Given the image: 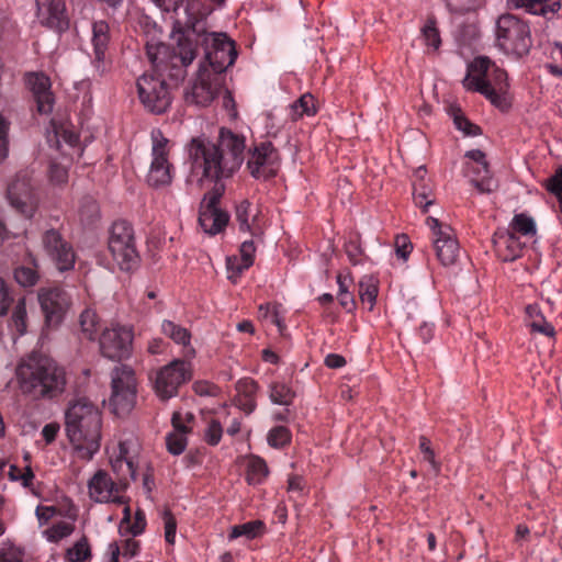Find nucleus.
Here are the masks:
<instances>
[{
	"mask_svg": "<svg viewBox=\"0 0 562 562\" xmlns=\"http://www.w3.org/2000/svg\"><path fill=\"white\" fill-rule=\"evenodd\" d=\"M426 169L420 167L416 170V180L413 183V200L416 206L427 212L434 203L431 186L424 180Z\"/></svg>",
	"mask_w": 562,
	"mask_h": 562,
	"instance_id": "72a5a7b5",
	"label": "nucleus"
},
{
	"mask_svg": "<svg viewBox=\"0 0 562 562\" xmlns=\"http://www.w3.org/2000/svg\"><path fill=\"white\" fill-rule=\"evenodd\" d=\"M187 432L182 431H171L166 436V446L167 450L173 454H181L188 445Z\"/></svg>",
	"mask_w": 562,
	"mask_h": 562,
	"instance_id": "de8ad7c7",
	"label": "nucleus"
},
{
	"mask_svg": "<svg viewBox=\"0 0 562 562\" xmlns=\"http://www.w3.org/2000/svg\"><path fill=\"white\" fill-rule=\"evenodd\" d=\"M9 326L12 330H14L18 334V336H22L26 333L27 310L25 297L19 299L15 305L13 306Z\"/></svg>",
	"mask_w": 562,
	"mask_h": 562,
	"instance_id": "e433bc0d",
	"label": "nucleus"
},
{
	"mask_svg": "<svg viewBox=\"0 0 562 562\" xmlns=\"http://www.w3.org/2000/svg\"><path fill=\"white\" fill-rule=\"evenodd\" d=\"M454 125L458 130L462 131L467 136H476L481 133V130L477 125L471 123L468 119H465L461 113L454 115L453 119Z\"/></svg>",
	"mask_w": 562,
	"mask_h": 562,
	"instance_id": "bf43d9fd",
	"label": "nucleus"
},
{
	"mask_svg": "<svg viewBox=\"0 0 562 562\" xmlns=\"http://www.w3.org/2000/svg\"><path fill=\"white\" fill-rule=\"evenodd\" d=\"M169 12L173 13L175 24L187 35L178 38L177 45L180 41H190L196 49L191 35L195 36V42L206 33L205 19L209 11L201 0H172L171 9Z\"/></svg>",
	"mask_w": 562,
	"mask_h": 562,
	"instance_id": "6e6552de",
	"label": "nucleus"
},
{
	"mask_svg": "<svg viewBox=\"0 0 562 562\" xmlns=\"http://www.w3.org/2000/svg\"><path fill=\"white\" fill-rule=\"evenodd\" d=\"M260 210L257 205L251 204L248 200H241L235 207V220L238 229L249 233L254 237L262 235V227L259 223Z\"/></svg>",
	"mask_w": 562,
	"mask_h": 562,
	"instance_id": "bb28decb",
	"label": "nucleus"
},
{
	"mask_svg": "<svg viewBox=\"0 0 562 562\" xmlns=\"http://www.w3.org/2000/svg\"><path fill=\"white\" fill-rule=\"evenodd\" d=\"M446 3L451 12L463 14L479 9L482 0H446Z\"/></svg>",
	"mask_w": 562,
	"mask_h": 562,
	"instance_id": "603ef678",
	"label": "nucleus"
},
{
	"mask_svg": "<svg viewBox=\"0 0 562 562\" xmlns=\"http://www.w3.org/2000/svg\"><path fill=\"white\" fill-rule=\"evenodd\" d=\"M462 86L467 91L481 93L501 110H506L510 105L507 74L486 56L475 57L468 65Z\"/></svg>",
	"mask_w": 562,
	"mask_h": 562,
	"instance_id": "20e7f679",
	"label": "nucleus"
},
{
	"mask_svg": "<svg viewBox=\"0 0 562 562\" xmlns=\"http://www.w3.org/2000/svg\"><path fill=\"white\" fill-rule=\"evenodd\" d=\"M47 327L58 326L70 306V297L59 286L44 288L37 294Z\"/></svg>",
	"mask_w": 562,
	"mask_h": 562,
	"instance_id": "a211bd4d",
	"label": "nucleus"
},
{
	"mask_svg": "<svg viewBox=\"0 0 562 562\" xmlns=\"http://www.w3.org/2000/svg\"><path fill=\"white\" fill-rule=\"evenodd\" d=\"M35 16L42 26L57 33L69 27L65 0H35Z\"/></svg>",
	"mask_w": 562,
	"mask_h": 562,
	"instance_id": "412c9836",
	"label": "nucleus"
},
{
	"mask_svg": "<svg viewBox=\"0 0 562 562\" xmlns=\"http://www.w3.org/2000/svg\"><path fill=\"white\" fill-rule=\"evenodd\" d=\"M101 427V412L92 402L80 398L67 408L66 435L78 458L89 461L99 451Z\"/></svg>",
	"mask_w": 562,
	"mask_h": 562,
	"instance_id": "7ed1b4c3",
	"label": "nucleus"
},
{
	"mask_svg": "<svg viewBox=\"0 0 562 562\" xmlns=\"http://www.w3.org/2000/svg\"><path fill=\"white\" fill-rule=\"evenodd\" d=\"M109 25L104 21H97L92 25V44L97 60H103L109 44Z\"/></svg>",
	"mask_w": 562,
	"mask_h": 562,
	"instance_id": "c9c22d12",
	"label": "nucleus"
},
{
	"mask_svg": "<svg viewBox=\"0 0 562 562\" xmlns=\"http://www.w3.org/2000/svg\"><path fill=\"white\" fill-rule=\"evenodd\" d=\"M256 246L252 239L244 240L239 248L238 258L244 262V267H251L255 261Z\"/></svg>",
	"mask_w": 562,
	"mask_h": 562,
	"instance_id": "13d9d810",
	"label": "nucleus"
},
{
	"mask_svg": "<svg viewBox=\"0 0 562 562\" xmlns=\"http://www.w3.org/2000/svg\"><path fill=\"white\" fill-rule=\"evenodd\" d=\"M268 443L273 448H282L290 442V430L284 426L272 428L268 432Z\"/></svg>",
	"mask_w": 562,
	"mask_h": 562,
	"instance_id": "3c124183",
	"label": "nucleus"
},
{
	"mask_svg": "<svg viewBox=\"0 0 562 562\" xmlns=\"http://www.w3.org/2000/svg\"><path fill=\"white\" fill-rule=\"evenodd\" d=\"M546 189L559 200L562 213V167L558 168L554 175L546 181Z\"/></svg>",
	"mask_w": 562,
	"mask_h": 562,
	"instance_id": "864d4df0",
	"label": "nucleus"
},
{
	"mask_svg": "<svg viewBox=\"0 0 562 562\" xmlns=\"http://www.w3.org/2000/svg\"><path fill=\"white\" fill-rule=\"evenodd\" d=\"M359 294L361 301L369 303L370 307H372L378 296V288L372 282L361 281Z\"/></svg>",
	"mask_w": 562,
	"mask_h": 562,
	"instance_id": "680f3d73",
	"label": "nucleus"
},
{
	"mask_svg": "<svg viewBox=\"0 0 562 562\" xmlns=\"http://www.w3.org/2000/svg\"><path fill=\"white\" fill-rule=\"evenodd\" d=\"M526 326L531 333L540 334L549 338L557 335L554 326L549 323L538 304L526 306Z\"/></svg>",
	"mask_w": 562,
	"mask_h": 562,
	"instance_id": "c756f323",
	"label": "nucleus"
},
{
	"mask_svg": "<svg viewBox=\"0 0 562 562\" xmlns=\"http://www.w3.org/2000/svg\"><path fill=\"white\" fill-rule=\"evenodd\" d=\"M465 157L471 159L468 165H479L482 168L483 177H472V184L481 193H490L496 189V182L490 175L488 164L485 154L480 149L467 151Z\"/></svg>",
	"mask_w": 562,
	"mask_h": 562,
	"instance_id": "cd10ccee",
	"label": "nucleus"
},
{
	"mask_svg": "<svg viewBox=\"0 0 562 562\" xmlns=\"http://www.w3.org/2000/svg\"><path fill=\"white\" fill-rule=\"evenodd\" d=\"M15 281L23 288L33 286L37 283L40 274L34 259L30 266H20L14 270Z\"/></svg>",
	"mask_w": 562,
	"mask_h": 562,
	"instance_id": "79ce46f5",
	"label": "nucleus"
},
{
	"mask_svg": "<svg viewBox=\"0 0 562 562\" xmlns=\"http://www.w3.org/2000/svg\"><path fill=\"white\" fill-rule=\"evenodd\" d=\"M227 268V278L236 283L243 272L250 267H244V262L238 258V256L228 257L226 260Z\"/></svg>",
	"mask_w": 562,
	"mask_h": 562,
	"instance_id": "5fc2aeb1",
	"label": "nucleus"
},
{
	"mask_svg": "<svg viewBox=\"0 0 562 562\" xmlns=\"http://www.w3.org/2000/svg\"><path fill=\"white\" fill-rule=\"evenodd\" d=\"M187 150L191 172L199 180L220 181L231 178L218 147L204 135L193 137Z\"/></svg>",
	"mask_w": 562,
	"mask_h": 562,
	"instance_id": "39448f33",
	"label": "nucleus"
},
{
	"mask_svg": "<svg viewBox=\"0 0 562 562\" xmlns=\"http://www.w3.org/2000/svg\"><path fill=\"white\" fill-rule=\"evenodd\" d=\"M147 526L146 516L143 509L137 508L134 516L128 505L123 508V517L119 525L121 536L137 537L142 535Z\"/></svg>",
	"mask_w": 562,
	"mask_h": 562,
	"instance_id": "7c9ffc66",
	"label": "nucleus"
},
{
	"mask_svg": "<svg viewBox=\"0 0 562 562\" xmlns=\"http://www.w3.org/2000/svg\"><path fill=\"white\" fill-rule=\"evenodd\" d=\"M413 249L412 243L407 235H398L395 239V252L397 257L407 260Z\"/></svg>",
	"mask_w": 562,
	"mask_h": 562,
	"instance_id": "69168bd1",
	"label": "nucleus"
},
{
	"mask_svg": "<svg viewBox=\"0 0 562 562\" xmlns=\"http://www.w3.org/2000/svg\"><path fill=\"white\" fill-rule=\"evenodd\" d=\"M496 46L506 55L521 57L531 46L529 26L513 14H503L496 22Z\"/></svg>",
	"mask_w": 562,
	"mask_h": 562,
	"instance_id": "0eeeda50",
	"label": "nucleus"
},
{
	"mask_svg": "<svg viewBox=\"0 0 562 562\" xmlns=\"http://www.w3.org/2000/svg\"><path fill=\"white\" fill-rule=\"evenodd\" d=\"M199 41L205 46V57L213 74L221 76L235 63L237 58L235 43L226 34L206 32Z\"/></svg>",
	"mask_w": 562,
	"mask_h": 562,
	"instance_id": "f8f14e48",
	"label": "nucleus"
},
{
	"mask_svg": "<svg viewBox=\"0 0 562 562\" xmlns=\"http://www.w3.org/2000/svg\"><path fill=\"white\" fill-rule=\"evenodd\" d=\"M317 112L315 99L312 94L305 93L290 105V117L292 121L306 116H313Z\"/></svg>",
	"mask_w": 562,
	"mask_h": 562,
	"instance_id": "4c0bfd02",
	"label": "nucleus"
},
{
	"mask_svg": "<svg viewBox=\"0 0 562 562\" xmlns=\"http://www.w3.org/2000/svg\"><path fill=\"white\" fill-rule=\"evenodd\" d=\"M13 302L11 291L5 281L0 278V316H4Z\"/></svg>",
	"mask_w": 562,
	"mask_h": 562,
	"instance_id": "0e129e2a",
	"label": "nucleus"
},
{
	"mask_svg": "<svg viewBox=\"0 0 562 562\" xmlns=\"http://www.w3.org/2000/svg\"><path fill=\"white\" fill-rule=\"evenodd\" d=\"M223 89V78L209 70H200L198 79L190 91L186 93V100L196 105H209Z\"/></svg>",
	"mask_w": 562,
	"mask_h": 562,
	"instance_id": "4be33fe9",
	"label": "nucleus"
},
{
	"mask_svg": "<svg viewBox=\"0 0 562 562\" xmlns=\"http://www.w3.org/2000/svg\"><path fill=\"white\" fill-rule=\"evenodd\" d=\"M79 216L82 222L93 220L99 212L98 204L92 198H85L79 206Z\"/></svg>",
	"mask_w": 562,
	"mask_h": 562,
	"instance_id": "6e6d98bb",
	"label": "nucleus"
},
{
	"mask_svg": "<svg viewBox=\"0 0 562 562\" xmlns=\"http://www.w3.org/2000/svg\"><path fill=\"white\" fill-rule=\"evenodd\" d=\"M422 35L426 46L431 47L434 50H437L440 47L441 38L434 20L429 19L427 21L425 26L422 29Z\"/></svg>",
	"mask_w": 562,
	"mask_h": 562,
	"instance_id": "09e8293b",
	"label": "nucleus"
},
{
	"mask_svg": "<svg viewBox=\"0 0 562 562\" xmlns=\"http://www.w3.org/2000/svg\"><path fill=\"white\" fill-rule=\"evenodd\" d=\"M507 231H509L510 234L520 237V239H526L527 241L536 237L537 225L531 216L526 213H519L514 215Z\"/></svg>",
	"mask_w": 562,
	"mask_h": 562,
	"instance_id": "f704fd0d",
	"label": "nucleus"
},
{
	"mask_svg": "<svg viewBox=\"0 0 562 562\" xmlns=\"http://www.w3.org/2000/svg\"><path fill=\"white\" fill-rule=\"evenodd\" d=\"M419 449L424 454V460L427 461L434 469H438L435 452L430 447V440L426 436L419 437Z\"/></svg>",
	"mask_w": 562,
	"mask_h": 562,
	"instance_id": "774afa93",
	"label": "nucleus"
},
{
	"mask_svg": "<svg viewBox=\"0 0 562 562\" xmlns=\"http://www.w3.org/2000/svg\"><path fill=\"white\" fill-rule=\"evenodd\" d=\"M91 557V550L86 537L79 539L72 547L68 548L65 553L67 562H83Z\"/></svg>",
	"mask_w": 562,
	"mask_h": 562,
	"instance_id": "a18cd8bd",
	"label": "nucleus"
},
{
	"mask_svg": "<svg viewBox=\"0 0 562 562\" xmlns=\"http://www.w3.org/2000/svg\"><path fill=\"white\" fill-rule=\"evenodd\" d=\"M223 435V427L221 423L216 419H211L205 429V441L211 446H216L220 443Z\"/></svg>",
	"mask_w": 562,
	"mask_h": 562,
	"instance_id": "4d7b16f0",
	"label": "nucleus"
},
{
	"mask_svg": "<svg viewBox=\"0 0 562 562\" xmlns=\"http://www.w3.org/2000/svg\"><path fill=\"white\" fill-rule=\"evenodd\" d=\"M218 151L223 157L231 177L239 170L245 159L246 137L243 134L233 132L229 128L222 127L218 132L217 142Z\"/></svg>",
	"mask_w": 562,
	"mask_h": 562,
	"instance_id": "f3484780",
	"label": "nucleus"
},
{
	"mask_svg": "<svg viewBox=\"0 0 562 562\" xmlns=\"http://www.w3.org/2000/svg\"><path fill=\"white\" fill-rule=\"evenodd\" d=\"M516 8L529 14L549 16L554 15L561 8V0H508Z\"/></svg>",
	"mask_w": 562,
	"mask_h": 562,
	"instance_id": "2f4dec72",
	"label": "nucleus"
},
{
	"mask_svg": "<svg viewBox=\"0 0 562 562\" xmlns=\"http://www.w3.org/2000/svg\"><path fill=\"white\" fill-rule=\"evenodd\" d=\"M79 324L83 338L88 340H94L97 338L100 328V322L97 313L93 310H85L79 316Z\"/></svg>",
	"mask_w": 562,
	"mask_h": 562,
	"instance_id": "ea45409f",
	"label": "nucleus"
},
{
	"mask_svg": "<svg viewBox=\"0 0 562 562\" xmlns=\"http://www.w3.org/2000/svg\"><path fill=\"white\" fill-rule=\"evenodd\" d=\"M150 165L146 175L149 187L158 189L172 183L176 168L170 160L172 144L159 128L150 132Z\"/></svg>",
	"mask_w": 562,
	"mask_h": 562,
	"instance_id": "423d86ee",
	"label": "nucleus"
},
{
	"mask_svg": "<svg viewBox=\"0 0 562 562\" xmlns=\"http://www.w3.org/2000/svg\"><path fill=\"white\" fill-rule=\"evenodd\" d=\"M294 392L283 382H273L270 385V400L278 405L288 406L293 402Z\"/></svg>",
	"mask_w": 562,
	"mask_h": 562,
	"instance_id": "37998d69",
	"label": "nucleus"
},
{
	"mask_svg": "<svg viewBox=\"0 0 562 562\" xmlns=\"http://www.w3.org/2000/svg\"><path fill=\"white\" fill-rule=\"evenodd\" d=\"M145 48L153 71L137 79L138 99L147 111L162 114L172 102V92L164 75L176 80L184 78L187 67L195 58V48L190 41H180L178 46L170 47L155 40L147 41Z\"/></svg>",
	"mask_w": 562,
	"mask_h": 562,
	"instance_id": "f257e3e1",
	"label": "nucleus"
},
{
	"mask_svg": "<svg viewBox=\"0 0 562 562\" xmlns=\"http://www.w3.org/2000/svg\"><path fill=\"white\" fill-rule=\"evenodd\" d=\"M75 531V525L66 520H59L42 531V537L50 542L58 543L68 538Z\"/></svg>",
	"mask_w": 562,
	"mask_h": 562,
	"instance_id": "58836bf2",
	"label": "nucleus"
},
{
	"mask_svg": "<svg viewBox=\"0 0 562 562\" xmlns=\"http://www.w3.org/2000/svg\"><path fill=\"white\" fill-rule=\"evenodd\" d=\"M48 179L53 186H61L68 181V166L52 160L48 168Z\"/></svg>",
	"mask_w": 562,
	"mask_h": 562,
	"instance_id": "8fccbe9b",
	"label": "nucleus"
},
{
	"mask_svg": "<svg viewBox=\"0 0 562 562\" xmlns=\"http://www.w3.org/2000/svg\"><path fill=\"white\" fill-rule=\"evenodd\" d=\"M279 305L266 303L261 304L258 308V318L260 321L270 323L278 327L279 333H282L284 324L280 315Z\"/></svg>",
	"mask_w": 562,
	"mask_h": 562,
	"instance_id": "c03bdc74",
	"label": "nucleus"
},
{
	"mask_svg": "<svg viewBox=\"0 0 562 562\" xmlns=\"http://www.w3.org/2000/svg\"><path fill=\"white\" fill-rule=\"evenodd\" d=\"M165 524V539L169 544H173L176 540L177 521L170 510H165L162 515Z\"/></svg>",
	"mask_w": 562,
	"mask_h": 562,
	"instance_id": "052dcab7",
	"label": "nucleus"
},
{
	"mask_svg": "<svg viewBox=\"0 0 562 562\" xmlns=\"http://www.w3.org/2000/svg\"><path fill=\"white\" fill-rule=\"evenodd\" d=\"M138 443L134 438L119 442L117 454L111 458V465L121 482L136 479V463Z\"/></svg>",
	"mask_w": 562,
	"mask_h": 562,
	"instance_id": "5701e85b",
	"label": "nucleus"
},
{
	"mask_svg": "<svg viewBox=\"0 0 562 562\" xmlns=\"http://www.w3.org/2000/svg\"><path fill=\"white\" fill-rule=\"evenodd\" d=\"M258 391L257 382L251 378L240 379L236 383V405L247 414L255 411L257 406L256 394Z\"/></svg>",
	"mask_w": 562,
	"mask_h": 562,
	"instance_id": "c85d7f7f",
	"label": "nucleus"
},
{
	"mask_svg": "<svg viewBox=\"0 0 562 562\" xmlns=\"http://www.w3.org/2000/svg\"><path fill=\"white\" fill-rule=\"evenodd\" d=\"M25 82L33 93L37 111L41 114L50 113L54 106V95L50 90L49 77L44 72H29L25 75Z\"/></svg>",
	"mask_w": 562,
	"mask_h": 562,
	"instance_id": "b1692460",
	"label": "nucleus"
},
{
	"mask_svg": "<svg viewBox=\"0 0 562 562\" xmlns=\"http://www.w3.org/2000/svg\"><path fill=\"white\" fill-rule=\"evenodd\" d=\"M218 199L212 196L201 206L199 223L202 229L209 235L221 233L228 224L229 215L217 206Z\"/></svg>",
	"mask_w": 562,
	"mask_h": 562,
	"instance_id": "393cba45",
	"label": "nucleus"
},
{
	"mask_svg": "<svg viewBox=\"0 0 562 562\" xmlns=\"http://www.w3.org/2000/svg\"><path fill=\"white\" fill-rule=\"evenodd\" d=\"M268 475V467L263 459L251 457L247 462L246 480L249 484H260Z\"/></svg>",
	"mask_w": 562,
	"mask_h": 562,
	"instance_id": "a19ab883",
	"label": "nucleus"
},
{
	"mask_svg": "<svg viewBox=\"0 0 562 562\" xmlns=\"http://www.w3.org/2000/svg\"><path fill=\"white\" fill-rule=\"evenodd\" d=\"M193 418V416L189 413L182 414L180 412H175L172 414L171 424L173 427L172 431H182V432H190V427L187 426V422H190Z\"/></svg>",
	"mask_w": 562,
	"mask_h": 562,
	"instance_id": "338daca9",
	"label": "nucleus"
},
{
	"mask_svg": "<svg viewBox=\"0 0 562 562\" xmlns=\"http://www.w3.org/2000/svg\"><path fill=\"white\" fill-rule=\"evenodd\" d=\"M280 164V153L271 142H261L249 149L247 169L255 179L267 180L274 177Z\"/></svg>",
	"mask_w": 562,
	"mask_h": 562,
	"instance_id": "4468645a",
	"label": "nucleus"
},
{
	"mask_svg": "<svg viewBox=\"0 0 562 562\" xmlns=\"http://www.w3.org/2000/svg\"><path fill=\"white\" fill-rule=\"evenodd\" d=\"M493 243L496 255L502 261H514L520 258L526 247V240H521L509 231L495 233Z\"/></svg>",
	"mask_w": 562,
	"mask_h": 562,
	"instance_id": "a878e982",
	"label": "nucleus"
},
{
	"mask_svg": "<svg viewBox=\"0 0 562 562\" xmlns=\"http://www.w3.org/2000/svg\"><path fill=\"white\" fill-rule=\"evenodd\" d=\"M43 247L59 271H67L74 268L76 254L72 246L63 238L56 229H48L42 238Z\"/></svg>",
	"mask_w": 562,
	"mask_h": 562,
	"instance_id": "aec40b11",
	"label": "nucleus"
},
{
	"mask_svg": "<svg viewBox=\"0 0 562 562\" xmlns=\"http://www.w3.org/2000/svg\"><path fill=\"white\" fill-rule=\"evenodd\" d=\"M426 223L431 229L434 249L440 263L445 267L454 265L459 257L460 247L453 229L431 216L427 217Z\"/></svg>",
	"mask_w": 562,
	"mask_h": 562,
	"instance_id": "2eb2a0df",
	"label": "nucleus"
},
{
	"mask_svg": "<svg viewBox=\"0 0 562 562\" xmlns=\"http://www.w3.org/2000/svg\"><path fill=\"white\" fill-rule=\"evenodd\" d=\"M128 482H121L120 475H117V482H114L108 472L99 470L88 482L89 496L97 503L124 504L126 501L122 492Z\"/></svg>",
	"mask_w": 562,
	"mask_h": 562,
	"instance_id": "6ab92c4d",
	"label": "nucleus"
},
{
	"mask_svg": "<svg viewBox=\"0 0 562 562\" xmlns=\"http://www.w3.org/2000/svg\"><path fill=\"white\" fill-rule=\"evenodd\" d=\"M112 393L110 405L114 414L124 415L132 411L136 401V378L127 366L115 367L111 373Z\"/></svg>",
	"mask_w": 562,
	"mask_h": 562,
	"instance_id": "9b49d317",
	"label": "nucleus"
},
{
	"mask_svg": "<svg viewBox=\"0 0 562 562\" xmlns=\"http://www.w3.org/2000/svg\"><path fill=\"white\" fill-rule=\"evenodd\" d=\"M133 339L131 326L112 323L99 337L100 351L103 357L111 360L126 359L132 352Z\"/></svg>",
	"mask_w": 562,
	"mask_h": 562,
	"instance_id": "ddd939ff",
	"label": "nucleus"
},
{
	"mask_svg": "<svg viewBox=\"0 0 562 562\" xmlns=\"http://www.w3.org/2000/svg\"><path fill=\"white\" fill-rule=\"evenodd\" d=\"M263 528V524L260 520H252L241 525L232 527L229 532V539H237L239 537H246L247 539L256 538Z\"/></svg>",
	"mask_w": 562,
	"mask_h": 562,
	"instance_id": "49530a36",
	"label": "nucleus"
},
{
	"mask_svg": "<svg viewBox=\"0 0 562 562\" xmlns=\"http://www.w3.org/2000/svg\"><path fill=\"white\" fill-rule=\"evenodd\" d=\"M191 378L192 369L190 362L181 359L169 362L150 375L155 394L161 401L176 396L179 387L190 381Z\"/></svg>",
	"mask_w": 562,
	"mask_h": 562,
	"instance_id": "9d476101",
	"label": "nucleus"
},
{
	"mask_svg": "<svg viewBox=\"0 0 562 562\" xmlns=\"http://www.w3.org/2000/svg\"><path fill=\"white\" fill-rule=\"evenodd\" d=\"M108 248L121 270L130 271L137 266L139 256L135 245L134 229L130 223L116 221L112 224Z\"/></svg>",
	"mask_w": 562,
	"mask_h": 562,
	"instance_id": "1a4fd4ad",
	"label": "nucleus"
},
{
	"mask_svg": "<svg viewBox=\"0 0 562 562\" xmlns=\"http://www.w3.org/2000/svg\"><path fill=\"white\" fill-rule=\"evenodd\" d=\"M345 249L350 263L356 266L362 261L363 251L358 240L350 239L349 241L346 243Z\"/></svg>",
	"mask_w": 562,
	"mask_h": 562,
	"instance_id": "e2e57ef3",
	"label": "nucleus"
},
{
	"mask_svg": "<svg viewBox=\"0 0 562 562\" xmlns=\"http://www.w3.org/2000/svg\"><path fill=\"white\" fill-rule=\"evenodd\" d=\"M7 199L14 211L29 220L34 216L38 206V199L25 172L16 175L9 184Z\"/></svg>",
	"mask_w": 562,
	"mask_h": 562,
	"instance_id": "dca6fc26",
	"label": "nucleus"
},
{
	"mask_svg": "<svg viewBox=\"0 0 562 562\" xmlns=\"http://www.w3.org/2000/svg\"><path fill=\"white\" fill-rule=\"evenodd\" d=\"M15 376L21 392L34 397L54 398L66 386L64 368L50 357L37 352L19 361Z\"/></svg>",
	"mask_w": 562,
	"mask_h": 562,
	"instance_id": "f03ea898",
	"label": "nucleus"
},
{
	"mask_svg": "<svg viewBox=\"0 0 562 562\" xmlns=\"http://www.w3.org/2000/svg\"><path fill=\"white\" fill-rule=\"evenodd\" d=\"M161 331L164 335L169 337L175 344L181 345L183 347V352L186 357H194L195 350L191 346V334L186 327L166 319L161 324Z\"/></svg>",
	"mask_w": 562,
	"mask_h": 562,
	"instance_id": "473e14b6",
	"label": "nucleus"
}]
</instances>
